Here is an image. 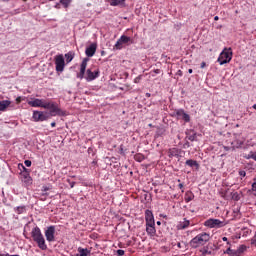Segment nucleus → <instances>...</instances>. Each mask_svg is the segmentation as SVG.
Returning <instances> with one entry per match:
<instances>
[{"label":"nucleus","instance_id":"f257e3e1","mask_svg":"<svg viewBox=\"0 0 256 256\" xmlns=\"http://www.w3.org/2000/svg\"><path fill=\"white\" fill-rule=\"evenodd\" d=\"M87 63H89V58H84L80 65V72L77 74L78 79H85L88 83L95 81L100 75L99 69L92 71L87 69Z\"/></svg>","mask_w":256,"mask_h":256},{"label":"nucleus","instance_id":"f03ea898","mask_svg":"<svg viewBox=\"0 0 256 256\" xmlns=\"http://www.w3.org/2000/svg\"><path fill=\"white\" fill-rule=\"evenodd\" d=\"M31 235L33 241L37 243L39 249L42 251H47V244L45 243V237L43 236V233H41V229L36 226L32 229Z\"/></svg>","mask_w":256,"mask_h":256},{"label":"nucleus","instance_id":"7ed1b4c3","mask_svg":"<svg viewBox=\"0 0 256 256\" xmlns=\"http://www.w3.org/2000/svg\"><path fill=\"white\" fill-rule=\"evenodd\" d=\"M210 239L211 236L209 233H200L190 241V246L192 249H197V247H202V245H205V243H207Z\"/></svg>","mask_w":256,"mask_h":256},{"label":"nucleus","instance_id":"20e7f679","mask_svg":"<svg viewBox=\"0 0 256 256\" xmlns=\"http://www.w3.org/2000/svg\"><path fill=\"white\" fill-rule=\"evenodd\" d=\"M44 109H49L52 117H55L58 115L59 117H67L68 113L65 110L60 109L59 106H57V103L55 102H46V106Z\"/></svg>","mask_w":256,"mask_h":256},{"label":"nucleus","instance_id":"39448f33","mask_svg":"<svg viewBox=\"0 0 256 256\" xmlns=\"http://www.w3.org/2000/svg\"><path fill=\"white\" fill-rule=\"evenodd\" d=\"M231 59H233V50L231 48H224L217 61L219 65H227V63H231Z\"/></svg>","mask_w":256,"mask_h":256},{"label":"nucleus","instance_id":"423d86ee","mask_svg":"<svg viewBox=\"0 0 256 256\" xmlns=\"http://www.w3.org/2000/svg\"><path fill=\"white\" fill-rule=\"evenodd\" d=\"M227 225L226 221H221L219 219L210 218L204 222V226L209 229H221V227H225Z\"/></svg>","mask_w":256,"mask_h":256},{"label":"nucleus","instance_id":"0eeeda50","mask_svg":"<svg viewBox=\"0 0 256 256\" xmlns=\"http://www.w3.org/2000/svg\"><path fill=\"white\" fill-rule=\"evenodd\" d=\"M123 45H133V39L131 37L122 35L114 45V49L121 51Z\"/></svg>","mask_w":256,"mask_h":256},{"label":"nucleus","instance_id":"6e6552de","mask_svg":"<svg viewBox=\"0 0 256 256\" xmlns=\"http://www.w3.org/2000/svg\"><path fill=\"white\" fill-rule=\"evenodd\" d=\"M49 117H51V115L49 114V112L47 111H37L35 110L33 112V115H32V119L33 121H35L36 123H39V121H47V119H49Z\"/></svg>","mask_w":256,"mask_h":256},{"label":"nucleus","instance_id":"1a4fd4ad","mask_svg":"<svg viewBox=\"0 0 256 256\" xmlns=\"http://www.w3.org/2000/svg\"><path fill=\"white\" fill-rule=\"evenodd\" d=\"M54 61L57 73H63L65 71V58L63 54L56 55Z\"/></svg>","mask_w":256,"mask_h":256},{"label":"nucleus","instance_id":"9d476101","mask_svg":"<svg viewBox=\"0 0 256 256\" xmlns=\"http://www.w3.org/2000/svg\"><path fill=\"white\" fill-rule=\"evenodd\" d=\"M24 171L21 174V181L24 183V187H29L33 185V178H31V175H29V172H27V168H24Z\"/></svg>","mask_w":256,"mask_h":256},{"label":"nucleus","instance_id":"9b49d317","mask_svg":"<svg viewBox=\"0 0 256 256\" xmlns=\"http://www.w3.org/2000/svg\"><path fill=\"white\" fill-rule=\"evenodd\" d=\"M28 105H30V107H42V109H45V107L47 106V102L45 101V99L35 98L29 100Z\"/></svg>","mask_w":256,"mask_h":256},{"label":"nucleus","instance_id":"f8f14e48","mask_svg":"<svg viewBox=\"0 0 256 256\" xmlns=\"http://www.w3.org/2000/svg\"><path fill=\"white\" fill-rule=\"evenodd\" d=\"M45 237L48 243H53V241H55V226L47 227L45 230Z\"/></svg>","mask_w":256,"mask_h":256},{"label":"nucleus","instance_id":"ddd939ff","mask_svg":"<svg viewBox=\"0 0 256 256\" xmlns=\"http://www.w3.org/2000/svg\"><path fill=\"white\" fill-rule=\"evenodd\" d=\"M145 221L146 225H155V216H153V212L151 210L145 211Z\"/></svg>","mask_w":256,"mask_h":256},{"label":"nucleus","instance_id":"4468645a","mask_svg":"<svg viewBox=\"0 0 256 256\" xmlns=\"http://www.w3.org/2000/svg\"><path fill=\"white\" fill-rule=\"evenodd\" d=\"M177 117H181L185 123H189L191 121V116L185 112L183 109H179L176 112Z\"/></svg>","mask_w":256,"mask_h":256},{"label":"nucleus","instance_id":"2eb2a0df","mask_svg":"<svg viewBox=\"0 0 256 256\" xmlns=\"http://www.w3.org/2000/svg\"><path fill=\"white\" fill-rule=\"evenodd\" d=\"M146 233L149 235V237H155V235H157L155 224H146Z\"/></svg>","mask_w":256,"mask_h":256},{"label":"nucleus","instance_id":"dca6fc26","mask_svg":"<svg viewBox=\"0 0 256 256\" xmlns=\"http://www.w3.org/2000/svg\"><path fill=\"white\" fill-rule=\"evenodd\" d=\"M96 51H97V44L93 43L86 48L85 53L88 57H93Z\"/></svg>","mask_w":256,"mask_h":256},{"label":"nucleus","instance_id":"f3484780","mask_svg":"<svg viewBox=\"0 0 256 256\" xmlns=\"http://www.w3.org/2000/svg\"><path fill=\"white\" fill-rule=\"evenodd\" d=\"M245 143V138L236 139L234 142H232V149H240V147H243Z\"/></svg>","mask_w":256,"mask_h":256},{"label":"nucleus","instance_id":"a211bd4d","mask_svg":"<svg viewBox=\"0 0 256 256\" xmlns=\"http://www.w3.org/2000/svg\"><path fill=\"white\" fill-rule=\"evenodd\" d=\"M189 225H191V222L189 220H187L186 218H184L183 221H180L178 223L177 229H179V230L187 229V227H189Z\"/></svg>","mask_w":256,"mask_h":256},{"label":"nucleus","instance_id":"6ab92c4d","mask_svg":"<svg viewBox=\"0 0 256 256\" xmlns=\"http://www.w3.org/2000/svg\"><path fill=\"white\" fill-rule=\"evenodd\" d=\"M8 107H11V101L9 100L0 101V111H7Z\"/></svg>","mask_w":256,"mask_h":256},{"label":"nucleus","instance_id":"aec40b11","mask_svg":"<svg viewBox=\"0 0 256 256\" xmlns=\"http://www.w3.org/2000/svg\"><path fill=\"white\" fill-rule=\"evenodd\" d=\"M224 254L229 256H240L238 250L231 249V246H228V248L224 251Z\"/></svg>","mask_w":256,"mask_h":256},{"label":"nucleus","instance_id":"412c9836","mask_svg":"<svg viewBox=\"0 0 256 256\" xmlns=\"http://www.w3.org/2000/svg\"><path fill=\"white\" fill-rule=\"evenodd\" d=\"M78 255L79 256H91V250L87 249V248H78Z\"/></svg>","mask_w":256,"mask_h":256},{"label":"nucleus","instance_id":"4be33fe9","mask_svg":"<svg viewBox=\"0 0 256 256\" xmlns=\"http://www.w3.org/2000/svg\"><path fill=\"white\" fill-rule=\"evenodd\" d=\"M111 7H117L119 5H123L125 3V0H106Z\"/></svg>","mask_w":256,"mask_h":256},{"label":"nucleus","instance_id":"5701e85b","mask_svg":"<svg viewBox=\"0 0 256 256\" xmlns=\"http://www.w3.org/2000/svg\"><path fill=\"white\" fill-rule=\"evenodd\" d=\"M14 211L17 215H23V213H27V206H17L14 208Z\"/></svg>","mask_w":256,"mask_h":256},{"label":"nucleus","instance_id":"b1692460","mask_svg":"<svg viewBox=\"0 0 256 256\" xmlns=\"http://www.w3.org/2000/svg\"><path fill=\"white\" fill-rule=\"evenodd\" d=\"M65 57H66V63H71L73 59H75V52L70 51L65 54Z\"/></svg>","mask_w":256,"mask_h":256},{"label":"nucleus","instance_id":"393cba45","mask_svg":"<svg viewBox=\"0 0 256 256\" xmlns=\"http://www.w3.org/2000/svg\"><path fill=\"white\" fill-rule=\"evenodd\" d=\"M179 156V149L177 148H171L168 151V157L172 158V157H178Z\"/></svg>","mask_w":256,"mask_h":256},{"label":"nucleus","instance_id":"a878e982","mask_svg":"<svg viewBox=\"0 0 256 256\" xmlns=\"http://www.w3.org/2000/svg\"><path fill=\"white\" fill-rule=\"evenodd\" d=\"M194 197L195 196L191 192H187L185 194V201H186V203H189V202L193 201Z\"/></svg>","mask_w":256,"mask_h":256},{"label":"nucleus","instance_id":"bb28decb","mask_svg":"<svg viewBox=\"0 0 256 256\" xmlns=\"http://www.w3.org/2000/svg\"><path fill=\"white\" fill-rule=\"evenodd\" d=\"M186 165H188V167H199L197 161L191 159L186 161Z\"/></svg>","mask_w":256,"mask_h":256},{"label":"nucleus","instance_id":"cd10ccee","mask_svg":"<svg viewBox=\"0 0 256 256\" xmlns=\"http://www.w3.org/2000/svg\"><path fill=\"white\" fill-rule=\"evenodd\" d=\"M236 250L238 251V255L241 256L243 255V253H245V251H247V246L240 245Z\"/></svg>","mask_w":256,"mask_h":256},{"label":"nucleus","instance_id":"c85d7f7f","mask_svg":"<svg viewBox=\"0 0 256 256\" xmlns=\"http://www.w3.org/2000/svg\"><path fill=\"white\" fill-rule=\"evenodd\" d=\"M60 3L63 5V7H65V9H67V7L71 5V0H60Z\"/></svg>","mask_w":256,"mask_h":256},{"label":"nucleus","instance_id":"c756f323","mask_svg":"<svg viewBox=\"0 0 256 256\" xmlns=\"http://www.w3.org/2000/svg\"><path fill=\"white\" fill-rule=\"evenodd\" d=\"M248 159H253L254 161H256V152H250L248 154Z\"/></svg>","mask_w":256,"mask_h":256},{"label":"nucleus","instance_id":"7c9ffc66","mask_svg":"<svg viewBox=\"0 0 256 256\" xmlns=\"http://www.w3.org/2000/svg\"><path fill=\"white\" fill-rule=\"evenodd\" d=\"M67 183H69L71 189L75 187V182L71 181L70 179H67Z\"/></svg>","mask_w":256,"mask_h":256},{"label":"nucleus","instance_id":"2f4dec72","mask_svg":"<svg viewBox=\"0 0 256 256\" xmlns=\"http://www.w3.org/2000/svg\"><path fill=\"white\" fill-rule=\"evenodd\" d=\"M117 255H118V256H123V255H125V250H121V249L117 250Z\"/></svg>","mask_w":256,"mask_h":256},{"label":"nucleus","instance_id":"473e14b6","mask_svg":"<svg viewBox=\"0 0 256 256\" xmlns=\"http://www.w3.org/2000/svg\"><path fill=\"white\" fill-rule=\"evenodd\" d=\"M24 164L26 165V167H31V160H25Z\"/></svg>","mask_w":256,"mask_h":256},{"label":"nucleus","instance_id":"72a5a7b5","mask_svg":"<svg viewBox=\"0 0 256 256\" xmlns=\"http://www.w3.org/2000/svg\"><path fill=\"white\" fill-rule=\"evenodd\" d=\"M183 245H185V242H178L177 243V248L181 249L183 247Z\"/></svg>","mask_w":256,"mask_h":256},{"label":"nucleus","instance_id":"f704fd0d","mask_svg":"<svg viewBox=\"0 0 256 256\" xmlns=\"http://www.w3.org/2000/svg\"><path fill=\"white\" fill-rule=\"evenodd\" d=\"M222 241L227 242V245H228L229 247H231V242L228 241L227 237H223V238H222Z\"/></svg>","mask_w":256,"mask_h":256},{"label":"nucleus","instance_id":"c9c22d12","mask_svg":"<svg viewBox=\"0 0 256 256\" xmlns=\"http://www.w3.org/2000/svg\"><path fill=\"white\" fill-rule=\"evenodd\" d=\"M202 255H211V251L209 250H203Z\"/></svg>","mask_w":256,"mask_h":256},{"label":"nucleus","instance_id":"e433bc0d","mask_svg":"<svg viewBox=\"0 0 256 256\" xmlns=\"http://www.w3.org/2000/svg\"><path fill=\"white\" fill-rule=\"evenodd\" d=\"M239 174L241 177H245V175H247V173L245 171H240Z\"/></svg>","mask_w":256,"mask_h":256},{"label":"nucleus","instance_id":"4c0bfd02","mask_svg":"<svg viewBox=\"0 0 256 256\" xmlns=\"http://www.w3.org/2000/svg\"><path fill=\"white\" fill-rule=\"evenodd\" d=\"M141 79V75L140 76H138V77H136L135 79H134V82L135 83H139V80Z\"/></svg>","mask_w":256,"mask_h":256},{"label":"nucleus","instance_id":"58836bf2","mask_svg":"<svg viewBox=\"0 0 256 256\" xmlns=\"http://www.w3.org/2000/svg\"><path fill=\"white\" fill-rule=\"evenodd\" d=\"M154 73H155L156 75H159V73H161V70L155 69V70H154Z\"/></svg>","mask_w":256,"mask_h":256},{"label":"nucleus","instance_id":"ea45409f","mask_svg":"<svg viewBox=\"0 0 256 256\" xmlns=\"http://www.w3.org/2000/svg\"><path fill=\"white\" fill-rule=\"evenodd\" d=\"M16 103H21V96L16 98Z\"/></svg>","mask_w":256,"mask_h":256},{"label":"nucleus","instance_id":"a19ab883","mask_svg":"<svg viewBox=\"0 0 256 256\" xmlns=\"http://www.w3.org/2000/svg\"><path fill=\"white\" fill-rule=\"evenodd\" d=\"M205 65H206L205 62H202L201 63V69L205 68Z\"/></svg>","mask_w":256,"mask_h":256},{"label":"nucleus","instance_id":"79ce46f5","mask_svg":"<svg viewBox=\"0 0 256 256\" xmlns=\"http://www.w3.org/2000/svg\"><path fill=\"white\" fill-rule=\"evenodd\" d=\"M214 21H219V16H215Z\"/></svg>","mask_w":256,"mask_h":256},{"label":"nucleus","instance_id":"37998d69","mask_svg":"<svg viewBox=\"0 0 256 256\" xmlns=\"http://www.w3.org/2000/svg\"><path fill=\"white\" fill-rule=\"evenodd\" d=\"M252 109H255V111H256V104L252 105Z\"/></svg>","mask_w":256,"mask_h":256},{"label":"nucleus","instance_id":"c03bdc74","mask_svg":"<svg viewBox=\"0 0 256 256\" xmlns=\"http://www.w3.org/2000/svg\"><path fill=\"white\" fill-rule=\"evenodd\" d=\"M56 123L55 122H52L51 123V127H55Z\"/></svg>","mask_w":256,"mask_h":256},{"label":"nucleus","instance_id":"a18cd8bd","mask_svg":"<svg viewBox=\"0 0 256 256\" xmlns=\"http://www.w3.org/2000/svg\"><path fill=\"white\" fill-rule=\"evenodd\" d=\"M188 73H190V74L193 73V69H189Z\"/></svg>","mask_w":256,"mask_h":256},{"label":"nucleus","instance_id":"49530a36","mask_svg":"<svg viewBox=\"0 0 256 256\" xmlns=\"http://www.w3.org/2000/svg\"><path fill=\"white\" fill-rule=\"evenodd\" d=\"M225 151H229V147L225 146L224 147Z\"/></svg>","mask_w":256,"mask_h":256},{"label":"nucleus","instance_id":"de8ad7c7","mask_svg":"<svg viewBox=\"0 0 256 256\" xmlns=\"http://www.w3.org/2000/svg\"><path fill=\"white\" fill-rule=\"evenodd\" d=\"M235 195H236V197H235ZM233 197H235L236 201L239 199V198H237L238 197L237 194H234Z\"/></svg>","mask_w":256,"mask_h":256},{"label":"nucleus","instance_id":"09e8293b","mask_svg":"<svg viewBox=\"0 0 256 256\" xmlns=\"http://www.w3.org/2000/svg\"><path fill=\"white\" fill-rule=\"evenodd\" d=\"M180 189H183V184H179Z\"/></svg>","mask_w":256,"mask_h":256},{"label":"nucleus","instance_id":"8fccbe9b","mask_svg":"<svg viewBox=\"0 0 256 256\" xmlns=\"http://www.w3.org/2000/svg\"><path fill=\"white\" fill-rule=\"evenodd\" d=\"M44 191H49V188H47V187H44Z\"/></svg>","mask_w":256,"mask_h":256},{"label":"nucleus","instance_id":"3c124183","mask_svg":"<svg viewBox=\"0 0 256 256\" xmlns=\"http://www.w3.org/2000/svg\"><path fill=\"white\" fill-rule=\"evenodd\" d=\"M55 7H56V9H59V4H56V6H55Z\"/></svg>","mask_w":256,"mask_h":256},{"label":"nucleus","instance_id":"603ef678","mask_svg":"<svg viewBox=\"0 0 256 256\" xmlns=\"http://www.w3.org/2000/svg\"><path fill=\"white\" fill-rule=\"evenodd\" d=\"M157 225H161V221H157Z\"/></svg>","mask_w":256,"mask_h":256},{"label":"nucleus","instance_id":"864d4df0","mask_svg":"<svg viewBox=\"0 0 256 256\" xmlns=\"http://www.w3.org/2000/svg\"><path fill=\"white\" fill-rule=\"evenodd\" d=\"M49 1H53V0H49Z\"/></svg>","mask_w":256,"mask_h":256},{"label":"nucleus","instance_id":"5fc2aeb1","mask_svg":"<svg viewBox=\"0 0 256 256\" xmlns=\"http://www.w3.org/2000/svg\"><path fill=\"white\" fill-rule=\"evenodd\" d=\"M23 1H27V0H23Z\"/></svg>","mask_w":256,"mask_h":256}]
</instances>
